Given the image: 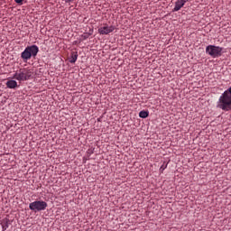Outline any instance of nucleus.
Here are the masks:
<instances>
[{"label": "nucleus", "mask_w": 231, "mask_h": 231, "mask_svg": "<svg viewBox=\"0 0 231 231\" xmlns=\"http://www.w3.org/2000/svg\"><path fill=\"white\" fill-rule=\"evenodd\" d=\"M32 75H33V71H32V69H21L19 71L14 73V79L20 82H24V80H30V79H32Z\"/></svg>", "instance_id": "nucleus-2"}, {"label": "nucleus", "mask_w": 231, "mask_h": 231, "mask_svg": "<svg viewBox=\"0 0 231 231\" xmlns=\"http://www.w3.org/2000/svg\"><path fill=\"white\" fill-rule=\"evenodd\" d=\"M206 53L213 57V59H217V57H221L223 53V48L216 45H208L206 48Z\"/></svg>", "instance_id": "nucleus-4"}, {"label": "nucleus", "mask_w": 231, "mask_h": 231, "mask_svg": "<svg viewBox=\"0 0 231 231\" xmlns=\"http://www.w3.org/2000/svg\"><path fill=\"white\" fill-rule=\"evenodd\" d=\"M39 53V47L37 45H32L25 48L22 52L21 57L23 60H30L32 57H37Z\"/></svg>", "instance_id": "nucleus-1"}, {"label": "nucleus", "mask_w": 231, "mask_h": 231, "mask_svg": "<svg viewBox=\"0 0 231 231\" xmlns=\"http://www.w3.org/2000/svg\"><path fill=\"white\" fill-rule=\"evenodd\" d=\"M140 118H147L149 116V111L143 110L139 113Z\"/></svg>", "instance_id": "nucleus-9"}, {"label": "nucleus", "mask_w": 231, "mask_h": 231, "mask_svg": "<svg viewBox=\"0 0 231 231\" xmlns=\"http://www.w3.org/2000/svg\"><path fill=\"white\" fill-rule=\"evenodd\" d=\"M189 0H177L175 3V7L173 9V12H180L183 6H185V3H187Z\"/></svg>", "instance_id": "nucleus-6"}, {"label": "nucleus", "mask_w": 231, "mask_h": 231, "mask_svg": "<svg viewBox=\"0 0 231 231\" xmlns=\"http://www.w3.org/2000/svg\"><path fill=\"white\" fill-rule=\"evenodd\" d=\"M77 59H79V53L77 51H73L69 58L70 64H75V62H77Z\"/></svg>", "instance_id": "nucleus-8"}, {"label": "nucleus", "mask_w": 231, "mask_h": 231, "mask_svg": "<svg viewBox=\"0 0 231 231\" xmlns=\"http://www.w3.org/2000/svg\"><path fill=\"white\" fill-rule=\"evenodd\" d=\"M88 38V36H84V39H87Z\"/></svg>", "instance_id": "nucleus-14"}, {"label": "nucleus", "mask_w": 231, "mask_h": 231, "mask_svg": "<svg viewBox=\"0 0 231 231\" xmlns=\"http://www.w3.org/2000/svg\"><path fill=\"white\" fill-rule=\"evenodd\" d=\"M29 208L32 210V212H41L48 208V203L43 200H36L29 204Z\"/></svg>", "instance_id": "nucleus-3"}, {"label": "nucleus", "mask_w": 231, "mask_h": 231, "mask_svg": "<svg viewBox=\"0 0 231 231\" xmlns=\"http://www.w3.org/2000/svg\"><path fill=\"white\" fill-rule=\"evenodd\" d=\"M167 166H165V167H163V166H162L161 168H160V171H162V172H163V171H165V168H166Z\"/></svg>", "instance_id": "nucleus-12"}, {"label": "nucleus", "mask_w": 231, "mask_h": 231, "mask_svg": "<svg viewBox=\"0 0 231 231\" xmlns=\"http://www.w3.org/2000/svg\"><path fill=\"white\" fill-rule=\"evenodd\" d=\"M6 86L9 88V89H15V88H17V81L14 79L8 80L6 82Z\"/></svg>", "instance_id": "nucleus-7"}, {"label": "nucleus", "mask_w": 231, "mask_h": 231, "mask_svg": "<svg viewBox=\"0 0 231 231\" xmlns=\"http://www.w3.org/2000/svg\"><path fill=\"white\" fill-rule=\"evenodd\" d=\"M65 1H66V3H69L70 0H65Z\"/></svg>", "instance_id": "nucleus-13"}, {"label": "nucleus", "mask_w": 231, "mask_h": 231, "mask_svg": "<svg viewBox=\"0 0 231 231\" xmlns=\"http://www.w3.org/2000/svg\"><path fill=\"white\" fill-rule=\"evenodd\" d=\"M16 3H17V5H21V3H23V0H14Z\"/></svg>", "instance_id": "nucleus-11"}, {"label": "nucleus", "mask_w": 231, "mask_h": 231, "mask_svg": "<svg viewBox=\"0 0 231 231\" xmlns=\"http://www.w3.org/2000/svg\"><path fill=\"white\" fill-rule=\"evenodd\" d=\"M116 27L114 25H107V23L104 24L103 26L99 27L97 32L99 35H109V33H113L115 32Z\"/></svg>", "instance_id": "nucleus-5"}, {"label": "nucleus", "mask_w": 231, "mask_h": 231, "mask_svg": "<svg viewBox=\"0 0 231 231\" xmlns=\"http://www.w3.org/2000/svg\"><path fill=\"white\" fill-rule=\"evenodd\" d=\"M2 228H3V231H5L8 228V219H5V224L2 223Z\"/></svg>", "instance_id": "nucleus-10"}]
</instances>
